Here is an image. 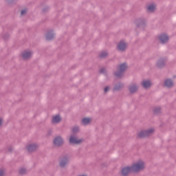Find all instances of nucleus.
Wrapping results in <instances>:
<instances>
[{
    "label": "nucleus",
    "mask_w": 176,
    "mask_h": 176,
    "mask_svg": "<svg viewBox=\"0 0 176 176\" xmlns=\"http://www.w3.org/2000/svg\"><path fill=\"white\" fill-rule=\"evenodd\" d=\"M127 71V63H123L120 65L119 67V71H117L114 73V75L118 78V79H121V78H123V74Z\"/></svg>",
    "instance_id": "1"
},
{
    "label": "nucleus",
    "mask_w": 176,
    "mask_h": 176,
    "mask_svg": "<svg viewBox=\"0 0 176 176\" xmlns=\"http://www.w3.org/2000/svg\"><path fill=\"white\" fill-rule=\"evenodd\" d=\"M131 168L132 169V173H138L145 168V163L144 162L135 163L131 166Z\"/></svg>",
    "instance_id": "2"
},
{
    "label": "nucleus",
    "mask_w": 176,
    "mask_h": 176,
    "mask_svg": "<svg viewBox=\"0 0 176 176\" xmlns=\"http://www.w3.org/2000/svg\"><path fill=\"white\" fill-rule=\"evenodd\" d=\"M153 133H155V129L152 128H150L147 130H142L138 134V137H139V138H146V137H149L152 135Z\"/></svg>",
    "instance_id": "3"
},
{
    "label": "nucleus",
    "mask_w": 176,
    "mask_h": 176,
    "mask_svg": "<svg viewBox=\"0 0 176 176\" xmlns=\"http://www.w3.org/2000/svg\"><path fill=\"white\" fill-rule=\"evenodd\" d=\"M84 141L82 138L78 139L75 135H71L69 138V144L70 145H80Z\"/></svg>",
    "instance_id": "4"
},
{
    "label": "nucleus",
    "mask_w": 176,
    "mask_h": 176,
    "mask_svg": "<svg viewBox=\"0 0 176 176\" xmlns=\"http://www.w3.org/2000/svg\"><path fill=\"white\" fill-rule=\"evenodd\" d=\"M53 144L54 146H57L58 148L63 146L64 145V138H63L61 135L55 137L53 140Z\"/></svg>",
    "instance_id": "5"
},
{
    "label": "nucleus",
    "mask_w": 176,
    "mask_h": 176,
    "mask_svg": "<svg viewBox=\"0 0 176 176\" xmlns=\"http://www.w3.org/2000/svg\"><path fill=\"white\" fill-rule=\"evenodd\" d=\"M69 163V158L68 157V155H63L59 160V167H60V168H65L66 166H68Z\"/></svg>",
    "instance_id": "6"
},
{
    "label": "nucleus",
    "mask_w": 176,
    "mask_h": 176,
    "mask_svg": "<svg viewBox=\"0 0 176 176\" xmlns=\"http://www.w3.org/2000/svg\"><path fill=\"white\" fill-rule=\"evenodd\" d=\"M158 41H160V43L162 45H166V43H168L170 36H168L166 33H162L158 36Z\"/></svg>",
    "instance_id": "7"
},
{
    "label": "nucleus",
    "mask_w": 176,
    "mask_h": 176,
    "mask_svg": "<svg viewBox=\"0 0 176 176\" xmlns=\"http://www.w3.org/2000/svg\"><path fill=\"white\" fill-rule=\"evenodd\" d=\"M137 28L140 30H145V27L146 25V22L144 19H139L135 21Z\"/></svg>",
    "instance_id": "8"
},
{
    "label": "nucleus",
    "mask_w": 176,
    "mask_h": 176,
    "mask_svg": "<svg viewBox=\"0 0 176 176\" xmlns=\"http://www.w3.org/2000/svg\"><path fill=\"white\" fill-rule=\"evenodd\" d=\"M130 173H133L131 166H124L120 170L121 176H129Z\"/></svg>",
    "instance_id": "9"
},
{
    "label": "nucleus",
    "mask_w": 176,
    "mask_h": 176,
    "mask_svg": "<svg viewBox=\"0 0 176 176\" xmlns=\"http://www.w3.org/2000/svg\"><path fill=\"white\" fill-rule=\"evenodd\" d=\"M127 50V44L123 41H120L117 46L118 52H124Z\"/></svg>",
    "instance_id": "10"
},
{
    "label": "nucleus",
    "mask_w": 176,
    "mask_h": 176,
    "mask_svg": "<svg viewBox=\"0 0 176 176\" xmlns=\"http://www.w3.org/2000/svg\"><path fill=\"white\" fill-rule=\"evenodd\" d=\"M39 146L36 144H30L26 146V149L29 153H32V152H35Z\"/></svg>",
    "instance_id": "11"
},
{
    "label": "nucleus",
    "mask_w": 176,
    "mask_h": 176,
    "mask_svg": "<svg viewBox=\"0 0 176 176\" xmlns=\"http://www.w3.org/2000/svg\"><path fill=\"white\" fill-rule=\"evenodd\" d=\"M156 67L159 68V69L164 68V67H166V60L163 58L158 59L156 63Z\"/></svg>",
    "instance_id": "12"
},
{
    "label": "nucleus",
    "mask_w": 176,
    "mask_h": 176,
    "mask_svg": "<svg viewBox=\"0 0 176 176\" xmlns=\"http://www.w3.org/2000/svg\"><path fill=\"white\" fill-rule=\"evenodd\" d=\"M46 41H53L54 39V32L53 30H48L45 34Z\"/></svg>",
    "instance_id": "13"
},
{
    "label": "nucleus",
    "mask_w": 176,
    "mask_h": 176,
    "mask_svg": "<svg viewBox=\"0 0 176 176\" xmlns=\"http://www.w3.org/2000/svg\"><path fill=\"white\" fill-rule=\"evenodd\" d=\"M124 87V84L122 82H118L113 88V91H120Z\"/></svg>",
    "instance_id": "14"
},
{
    "label": "nucleus",
    "mask_w": 176,
    "mask_h": 176,
    "mask_svg": "<svg viewBox=\"0 0 176 176\" xmlns=\"http://www.w3.org/2000/svg\"><path fill=\"white\" fill-rule=\"evenodd\" d=\"M164 87H167V89H171L174 86V82H173L171 78H167L164 82Z\"/></svg>",
    "instance_id": "15"
},
{
    "label": "nucleus",
    "mask_w": 176,
    "mask_h": 176,
    "mask_svg": "<svg viewBox=\"0 0 176 176\" xmlns=\"http://www.w3.org/2000/svg\"><path fill=\"white\" fill-rule=\"evenodd\" d=\"M142 85L144 89H149V87H151L152 85V82H151V80H144L142 82Z\"/></svg>",
    "instance_id": "16"
},
{
    "label": "nucleus",
    "mask_w": 176,
    "mask_h": 176,
    "mask_svg": "<svg viewBox=\"0 0 176 176\" xmlns=\"http://www.w3.org/2000/svg\"><path fill=\"white\" fill-rule=\"evenodd\" d=\"M129 90L131 94H134V93H137V90H138V86H137L136 84H133L129 87Z\"/></svg>",
    "instance_id": "17"
},
{
    "label": "nucleus",
    "mask_w": 176,
    "mask_h": 176,
    "mask_svg": "<svg viewBox=\"0 0 176 176\" xmlns=\"http://www.w3.org/2000/svg\"><path fill=\"white\" fill-rule=\"evenodd\" d=\"M32 54L30 51H25L23 53H22V57L24 60H27L31 57Z\"/></svg>",
    "instance_id": "18"
},
{
    "label": "nucleus",
    "mask_w": 176,
    "mask_h": 176,
    "mask_svg": "<svg viewBox=\"0 0 176 176\" xmlns=\"http://www.w3.org/2000/svg\"><path fill=\"white\" fill-rule=\"evenodd\" d=\"M52 122V123H60L61 122V117L60 115H56L53 117Z\"/></svg>",
    "instance_id": "19"
},
{
    "label": "nucleus",
    "mask_w": 176,
    "mask_h": 176,
    "mask_svg": "<svg viewBox=\"0 0 176 176\" xmlns=\"http://www.w3.org/2000/svg\"><path fill=\"white\" fill-rule=\"evenodd\" d=\"M153 115H155L156 116H158V115H160L162 113V108L160 107H155L153 109Z\"/></svg>",
    "instance_id": "20"
},
{
    "label": "nucleus",
    "mask_w": 176,
    "mask_h": 176,
    "mask_svg": "<svg viewBox=\"0 0 176 176\" xmlns=\"http://www.w3.org/2000/svg\"><path fill=\"white\" fill-rule=\"evenodd\" d=\"M82 122L85 126H87L91 122V119L90 118H84L82 119Z\"/></svg>",
    "instance_id": "21"
},
{
    "label": "nucleus",
    "mask_w": 176,
    "mask_h": 176,
    "mask_svg": "<svg viewBox=\"0 0 176 176\" xmlns=\"http://www.w3.org/2000/svg\"><path fill=\"white\" fill-rule=\"evenodd\" d=\"M155 9H156V7L153 4L149 5L147 8V10L151 12H155Z\"/></svg>",
    "instance_id": "22"
},
{
    "label": "nucleus",
    "mask_w": 176,
    "mask_h": 176,
    "mask_svg": "<svg viewBox=\"0 0 176 176\" xmlns=\"http://www.w3.org/2000/svg\"><path fill=\"white\" fill-rule=\"evenodd\" d=\"M20 175H25L27 174V169L21 168L19 169Z\"/></svg>",
    "instance_id": "23"
},
{
    "label": "nucleus",
    "mask_w": 176,
    "mask_h": 176,
    "mask_svg": "<svg viewBox=\"0 0 176 176\" xmlns=\"http://www.w3.org/2000/svg\"><path fill=\"white\" fill-rule=\"evenodd\" d=\"M50 10V7L48 6H44V8L42 10L43 13H47Z\"/></svg>",
    "instance_id": "24"
},
{
    "label": "nucleus",
    "mask_w": 176,
    "mask_h": 176,
    "mask_svg": "<svg viewBox=\"0 0 176 176\" xmlns=\"http://www.w3.org/2000/svg\"><path fill=\"white\" fill-rule=\"evenodd\" d=\"M72 131H73L74 135H75L76 134H78V133L79 132V126L74 127L72 129Z\"/></svg>",
    "instance_id": "25"
},
{
    "label": "nucleus",
    "mask_w": 176,
    "mask_h": 176,
    "mask_svg": "<svg viewBox=\"0 0 176 176\" xmlns=\"http://www.w3.org/2000/svg\"><path fill=\"white\" fill-rule=\"evenodd\" d=\"M6 2H8V3H9V5H14L16 2L17 0H6Z\"/></svg>",
    "instance_id": "26"
},
{
    "label": "nucleus",
    "mask_w": 176,
    "mask_h": 176,
    "mask_svg": "<svg viewBox=\"0 0 176 176\" xmlns=\"http://www.w3.org/2000/svg\"><path fill=\"white\" fill-rule=\"evenodd\" d=\"M108 56V53L107 52H102L100 55L99 57L100 58H105V57H107Z\"/></svg>",
    "instance_id": "27"
},
{
    "label": "nucleus",
    "mask_w": 176,
    "mask_h": 176,
    "mask_svg": "<svg viewBox=\"0 0 176 176\" xmlns=\"http://www.w3.org/2000/svg\"><path fill=\"white\" fill-rule=\"evenodd\" d=\"M52 134H53V129H50L47 131L46 137H50V135H52Z\"/></svg>",
    "instance_id": "28"
},
{
    "label": "nucleus",
    "mask_w": 176,
    "mask_h": 176,
    "mask_svg": "<svg viewBox=\"0 0 176 176\" xmlns=\"http://www.w3.org/2000/svg\"><path fill=\"white\" fill-rule=\"evenodd\" d=\"M9 38H10V35L9 34V33H6L3 35V39L4 41H8V39H9Z\"/></svg>",
    "instance_id": "29"
},
{
    "label": "nucleus",
    "mask_w": 176,
    "mask_h": 176,
    "mask_svg": "<svg viewBox=\"0 0 176 176\" xmlns=\"http://www.w3.org/2000/svg\"><path fill=\"white\" fill-rule=\"evenodd\" d=\"M27 14V8H25L21 11V16H25Z\"/></svg>",
    "instance_id": "30"
},
{
    "label": "nucleus",
    "mask_w": 176,
    "mask_h": 176,
    "mask_svg": "<svg viewBox=\"0 0 176 176\" xmlns=\"http://www.w3.org/2000/svg\"><path fill=\"white\" fill-rule=\"evenodd\" d=\"M5 175V170L3 169H0V176Z\"/></svg>",
    "instance_id": "31"
},
{
    "label": "nucleus",
    "mask_w": 176,
    "mask_h": 176,
    "mask_svg": "<svg viewBox=\"0 0 176 176\" xmlns=\"http://www.w3.org/2000/svg\"><path fill=\"white\" fill-rule=\"evenodd\" d=\"M109 91V87L108 86H106L104 89V93H108Z\"/></svg>",
    "instance_id": "32"
},
{
    "label": "nucleus",
    "mask_w": 176,
    "mask_h": 176,
    "mask_svg": "<svg viewBox=\"0 0 176 176\" xmlns=\"http://www.w3.org/2000/svg\"><path fill=\"white\" fill-rule=\"evenodd\" d=\"M100 74H105V68L102 67L100 70Z\"/></svg>",
    "instance_id": "33"
},
{
    "label": "nucleus",
    "mask_w": 176,
    "mask_h": 176,
    "mask_svg": "<svg viewBox=\"0 0 176 176\" xmlns=\"http://www.w3.org/2000/svg\"><path fill=\"white\" fill-rule=\"evenodd\" d=\"M8 151H9V152H12L13 148L12 147H10V148H8Z\"/></svg>",
    "instance_id": "34"
},
{
    "label": "nucleus",
    "mask_w": 176,
    "mask_h": 176,
    "mask_svg": "<svg viewBox=\"0 0 176 176\" xmlns=\"http://www.w3.org/2000/svg\"><path fill=\"white\" fill-rule=\"evenodd\" d=\"M2 126V118H0V126Z\"/></svg>",
    "instance_id": "35"
},
{
    "label": "nucleus",
    "mask_w": 176,
    "mask_h": 176,
    "mask_svg": "<svg viewBox=\"0 0 176 176\" xmlns=\"http://www.w3.org/2000/svg\"><path fill=\"white\" fill-rule=\"evenodd\" d=\"M173 78H176V76H173Z\"/></svg>",
    "instance_id": "36"
}]
</instances>
